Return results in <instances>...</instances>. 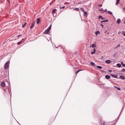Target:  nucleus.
<instances>
[{
	"mask_svg": "<svg viewBox=\"0 0 125 125\" xmlns=\"http://www.w3.org/2000/svg\"><path fill=\"white\" fill-rule=\"evenodd\" d=\"M10 63V61H8L6 62L4 67L5 69H7L9 68Z\"/></svg>",
	"mask_w": 125,
	"mask_h": 125,
	"instance_id": "f257e3e1",
	"label": "nucleus"
},
{
	"mask_svg": "<svg viewBox=\"0 0 125 125\" xmlns=\"http://www.w3.org/2000/svg\"><path fill=\"white\" fill-rule=\"evenodd\" d=\"M50 33V30L47 29L44 32V34H49Z\"/></svg>",
	"mask_w": 125,
	"mask_h": 125,
	"instance_id": "f03ea898",
	"label": "nucleus"
},
{
	"mask_svg": "<svg viewBox=\"0 0 125 125\" xmlns=\"http://www.w3.org/2000/svg\"><path fill=\"white\" fill-rule=\"evenodd\" d=\"M35 22V21H33L32 22V23H31V25L30 26V28L31 29H32L34 25Z\"/></svg>",
	"mask_w": 125,
	"mask_h": 125,
	"instance_id": "7ed1b4c3",
	"label": "nucleus"
},
{
	"mask_svg": "<svg viewBox=\"0 0 125 125\" xmlns=\"http://www.w3.org/2000/svg\"><path fill=\"white\" fill-rule=\"evenodd\" d=\"M111 75L113 77L117 78V75H115V74H111Z\"/></svg>",
	"mask_w": 125,
	"mask_h": 125,
	"instance_id": "20e7f679",
	"label": "nucleus"
},
{
	"mask_svg": "<svg viewBox=\"0 0 125 125\" xmlns=\"http://www.w3.org/2000/svg\"><path fill=\"white\" fill-rule=\"evenodd\" d=\"M5 85V84L4 82H2L1 83V86L2 87H4Z\"/></svg>",
	"mask_w": 125,
	"mask_h": 125,
	"instance_id": "39448f33",
	"label": "nucleus"
},
{
	"mask_svg": "<svg viewBox=\"0 0 125 125\" xmlns=\"http://www.w3.org/2000/svg\"><path fill=\"white\" fill-rule=\"evenodd\" d=\"M105 77L107 79H109L110 78V76L109 75H106L105 76Z\"/></svg>",
	"mask_w": 125,
	"mask_h": 125,
	"instance_id": "423d86ee",
	"label": "nucleus"
},
{
	"mask_svg": "<svg viewBox=\"0 0 125 125\" xmlns=\"http://www.w3.org/2000/svg\"><path fill=\"white\" fill-rule=\"evenodd\" d=\"M105 62L106 63L108 64L110 63L111 62L109 60H106L105 61Z\"/></svg>",
	"mask_w": 125,
	"mask_h": 125,
	"instance_id": "0eeeda50",
	"label": "nucleus"
},
{
	"mask_svg": "<svg viewBox=\"0 0 125 125\" xmlns=\"http://www.w3.org/2000/svg\"><path fill=\"white\" fill-rule=\"evenodd\" d=\"M83 15L84 16L86 17H87L88 15V14L87 12H86L84 11L83 13Z\"/></svg>",
	"mask_w": 125,
	"mask_h": 125,
	"instance_id": "6e6552de",
	"label": "nucleus"
},
{
	"mask_svg": "<svg viewBox=\"0 0 125 125\" xmlns=\"http://www.w3.org/2000/svg\"><path fill=\"white\" fill-rule=\"evenodd\" d=\"M57 11V10L55 9H53L52 12V13L53 14H54L55 13V12Z\"/></svg>",
	"mask_w": 125,
	"mask_h": 125,
	"instance_id": "1a4fd4ad",
	"label": "nucleus"
},
{
	"mask_svg": "<svg viewBox=\"0 0 125 125\" xmlns=\"http://www.w3.org/2000/svg\"><path fill=\"white\" fill-rule=\"evenodd\" d=\"M40 21V18H39L37 19V24H38L39 23V22Z\"/></svg>",
	"mask_w": 125,
	"mask_h": 125,
	"instance_id": "9d476101",
	"label": "nucleus"
},
{
	"mask_svg": "<svg viewBox=\"0 0 125 125\" xmlns=\"http://www.w3.org/2000/svg\"><path fill=\"white\" fill-rule=\"evenodd\" d=\"M120 78L123 80H124L125 79V77L122 75H120Z\"/></svg>",
	"mask_w": 125,
	"mask_h": 125,
	"instance_id": "9b49d317",
	"label": "nucleus"
},
{
	"mask_svg": "<svg viewBox=\"0 0 125 125\" xmlns=\"http://www.w3.org/2000/svg\"><path fill=\"white\" fill-rule=\"evenodd\" d=\"M121 22V20L120 19H118L117 20V23L118 24H119Z\"/></svg>",
	"mask_w": 125,
	"mask_h": 125,
	"instance_id": "f8f14e48",
	"label": "nucleus"
},
{
	"mask_svg": "<svg viewBox=\"0 0 125 125\" xmlns=\"http://www.w3.org/2000/svg\"><path fill=\"white\" fill-rule=\"evenodd\" d=\"M93 51V52H91V53L92 54H94L96 50L95 48L94 49Z\"/></svg>",
	"mask_w": 125,
	"mask_h": 125,
	"instance_id": "ddd939ff",
	"label": "nucleus"
},
{
	"mask_svg": "<svg viewBox=\"0 0 125 125\" xmlns=\"http://www.w3.org/2000/svg\"><path fill=\"white\" fill-rule=\"evenodd\" d=\"M120 0H116V2L115 4L116 5H118V4L119 3Z\"/></svg>",
	"mask_w": 125,
	"mask_h": 125,
	"instance_id": "4468645a",
	"label": "nucleus"
},
{
	"mask_svg": "<svg viewBox=\"0 0 125 125\" xmlns=\"http://www.w3.org/2000/svg\"><path fill=\"white\" fill-rule=\"evenodd\" d=\"M93 66H95V63L93 62H91L90 63Z\"/></svg>",
	"mask_w": 125,
	"mask_h": 125,
	"instance_id": "2eb2a0df",
	"label": "nucleus"
},
{
	"mask_svg": "<svg viewBox=\"0 0 125 125\" xmlns=\"http://www.w3.org/2000/svg\"><path fill=\"white\" fill-rule=\"evenodd\" d=\"M108 20H104L101 21V23H103L104 22H108Z\"/></svg>",
	"mask_w": 125,
	"mask_h": 125,
	"instance_id": "dca6fc26",
	"label": "nucleus"
},
{
	"mask_svg": "<svg viewBox=\"0 0 125 125\" xmlns=\"http://www.w3.org/2000/svg\"><path fill=\"white\" fill-rule=\"evenodd\" d=\"M116 66L118 67H120L121 66V65L120 63H117Z\"/></svg>",
	"mask_w": 125,
	"mask_h": 125,
	"instance_id": "f3484780",
	"label": "nucleus"
},
{
	"mask_svg": "<svg viewBox=\"0 0 125 125\" xmlns=\"http://www.w3.org/2000/svg\"><path fill=\"white\" fill-rule=\"evenodd\" d=\"M114 87L116 88L118 90H121V88L120 87H119L115 86H114Z\"/></svg>",
	"mask_w": 125,
	"mask_h": 125,
	"instance_id": "a211bd4d",
	"label": "nucleus"
},
{
	"mask_svg": "<svg viewBox=\"0 0 125 125\" xmlns=\"http://www.w3.org/2000/svg\"><path fill=\"white\" fill-rule=\"evenodd\" d=\"M73 10H76L77 11H79V8H75Z\"/></svg>",
	"mask_w": 125,
	"mask_h": 125,
	"instance_id": "6ab92c4d",
	"label": "nucleus"
},
{
	"mask_svg": "<svg viewBox=\"0 0 125 125\" xmlns=\"http://www.w3.org/2000/svg\"><path fill=\"white\" fill-rule=\"evenodd\" d=\"M82 70H78L77 71H76L75 73L76 74H77L80 71H82Z\"/></svg>",
	"mask_w": 125,
	"mask_h": 125,
	"instance_id": "aec40b11",
	"label": "nucleus"
},
{
	"mask_svg": "<svg viewBox=\"0 0 125 125\" xmlns=\"http://www.w3.org/2000/svg\"><path fill=\"white\" fill-rule=\"evenodd\" d=\"M96 45L95 44H93L92 45V47L93 48H94V47H96Z\"/></svg>",
	"mask_w": 125,
	"mask_h": 125,
	"instance_id": "412c9836",
	"label": "nucleus"
},
{
	"mask_svg": "<svg viewBox=\"0 0 125 125\" xmlns=\"http://www.w3.org/2000/svg\"><path fill=\"white\" fill-rule=\"evenodd\" d=\"M26 24H27V23L26 22H25L24 23V24L22 25V27L23 28H24L25 27V25H26Z\"/></svg>",
	"mask_w": 125,
	"mask_h": 125,
	"instance_id": "4be33fe9",
	"label": "nucleus"
},
{
	"mask_svg": "<svg viewBox=\"0 0 125 125\" xmlns=\"http://www.w3.org/2000/svg\"><path fill=\"white\" fill-rule=\"evenodd\" d=\"M120 44H119L117 45L115 47V49L117 48L118 47H120Z\"/></svg>",
	"mask_w": 125,
	"mask_h": 125,
	"instance_id": "5701e85b",
	"label": "nucleus"
},
{
	"mask_svg": "<svg viewBox=\"0 0 125 125\" xmlns=\"http://www.w3.org/2000/svg\"><path fill=\"white\" fill-rule=\"evenodd\" d=\"M80 10H81V11L83 12L84 11H85L84 9L83 8H81Z\"/></svg>",
	"mask_w": 125,
	"mask_h": 125,
	"instance_id": "b1692460",
	"label": "nucleus"
},
{
	"mask_svg": "<svg viewBox=\"0 0 125 125\" xmlns=\"http://www.w3.org/2000/svg\"><path fill=\"white\" fill-rule=\"evenodd\" d=\"M97 68L100 69H101L102 68V67H101L100 66H97Z\"/></svg>",
	"mask_w": 125,
	"mask_h": 125,
	"instance_id": "393cba45",
	"label": "nucleus"
},
{
	"mask_svg": "<svg viewBox=\"0 0 125 125\" xmlns=\"http://www.w3.org/2000/svg\"><path fill=\"white\" fill-rule=\"evenodd\" d=\"M51 25H50V26L47 29H48L49 30H50V29L51 28Z\"/></svg>",
	"mask_w": 125,
	"mask_h": 125,
	"instance_id": "a878e982",
	"label": "nucleus"
},
{
	"mask_svg": "<svg viewBox=\"0 0 125 125\" xmlns=\"http://www.w3.org/2000/svg\"><path fill=\"white\" fill-rule=\"evenodd\" d=\"M121 64L123 67H125V64L123 62H121Z\"/></svg>",
	"mask_w": 125,
	"mask_h": 125,
	"instance_id": "bb28decb",
	"label": "nucleus"
},
{
	"mask_svg": "<svg viewBox=\"0 0 125 125\" xmlns=\"http://www.w3.org/2000/svg\"><path fill=\"white\" fill-rule=\"evenodd\" d=\"M100 32L99 31H96L95 32V34L96 35H97L98 33H100Z\"/></svg>",
	"mask_w": 125,
	"mask_h": 125,
	"instance_id": "cd10ccee",
	"label": "nucleus"
},
{
	"mask_svg": "<svg viewBox=\"0 0 125 125\" xmlns=\"http://www.w3.org/2000/svg\"><path fill=\"white\" fill-rule=\"evenodd\" d=\"M99 19L101 18L102 20H103L104 19V18H102V16H99Z\"/></svg>",
	"mask_w": 125,
	"mask_h": 125,
	"instance_id": "c85d7f7f",
	"label": "nucleus"
},
{
	"mask_svg": "<svg viewBox=\"0 0 125 125\" xmlns=\"http://www.w3.org/2000/svg\"><path fill=\"white\" fill-rule=\"evenodd\" d=\"M108 13L112 15V12L109 11H108Z\"/></svg>",
	"mask_w": 125,
	"mask_h": 125,
	"instance_id": "c756f323",
	"label": "nucleus"
},
{
	"mask_svg": "<svg viewBox=\"0 0 125 125\" xmlns=\"http://www.w3.org/2000/svg\"><path fill=\"white\" fill-rule=\"evenodd\" d=\"M21 43H22V42L21 41V42H18L17 43V44L18 45H19V44H20Z\"/></svg>",
	"mask_w": 125,
	"mask_h": 125,
	"instance_id": "7c9ffc66",
	"label": "nucleus"
},
{
	"mask_svg": "<svg viewBox=\"0 0 125 125\" xmlns=\"http://www.w3.org/2000/svg\"><path fill=\"white\" fill-rule=\"evenodd\" d=\"M124 36H125V31H123L122 32Z\"/></svg>",
	"mask_w": 125,
	"mask_h": 125,
	"instance_id": "2f4dec72",
	"label": "nucleus"
},
{
	"mask_svg": "<svg viewBox=\"0 0 125 125\" xmlns=\"http://www.w3.org/2000/svg\"><path fill=\"white\" fill-rule=\"evenodd\" d=\"M125 71V69L123 68L122 70V71L123 72H124Z\"/></svg>",
	"mask_w": 125,
	"mask_h": 125,
	"instance_id": "473e14b6",
	"label": "nucleus"
},
{
	"mask_svg": "<svg viewBox=\"0 0 125 125\" xmlns=\"http://www.w3.org/2000/svg\"><path fill=\"white\" fill-rule=\"evenodd\" d=\"M60 9H63L64 8H65V6H63V7H60Z\"/></svg>",
	"mask_w": 125,
	"mask_h": 125,
	"instance_id": "72a5a7b5",
	"label": "nucleus"
},
{
	"mask_svg": "<svg viewBox=\"0 0 125 125\" xmlns=\"http://www.w3.org/2000/svg\"><path fill=\"white\" fill-rule=\"evenodd\" d=\"M102 4H100V5H98V6H100V7H102Z\"/></svg>",
	"mask_w": 125,
	"mask_h": 125,
	"instance_id": "f704fd0d",
	"label": "nucleus"
},
{
	"mask_svg": "<svg viewBox=\"0 0 125 125\" xmlns=\"http://www.w3.org/2000/svg\"><path fill=\"white\" fill-rule=\"evenodd\" d=\"M108 71L110 72H112V70H109Z\"/></svg>",
	"mask_w": 125,
	"mask_h": 125,
	"instance_id": "c9c22d12",
	"label": "nucleus"
},
{
	"mask_svg": "<svg viewBox=\"0 0 125 125\" xmlns=\"http://www.w3.org/2000/svg\"><path fill=\"white\" fill-rule=\"evenodd\" d=\"M123 10H125V7H124V8H123Z\"/></svg>",
	"mask_w": 125,
	"mask_h": 125,
	"instance_id": "e433bc0d",
	"label": "nucleus"
},
{
	"mask_svg": "<svg viewBox=\"0 0 125 125\" xmlns=\"http://www.w3.org/2000/svg\"><path fill=\"white\" fill-rule=\"evenodd\" d=\"M107 9H106L104 10V11L105 12H106L107 11Z\"/></svg>",
	"mask_w": 125,
	"mask_h": 125,
	"instance_id": "4c0bfd02",
	"label": "nucleus"
},
{
	"mask_svg": "<svg viewBox=\"0 0 125 125\" xmlns=\"http://www.w3.org/2000/svg\"><path fill=\"white\" fill-rule=\"evenodd\" d=\"M101 25L102 27H103L104 26V25L102 24H101Z\"/></svg>",
	"mask_w": 125,
	"mask_h": 125,
	"instance_id": "58836bf2",
	"label": "nucleus"
},
{
	"mask_svg": "<svg viewBox=\"0 0 125 125\" xmlns=\"http://www.w3.org/2000/svg\"><path fill=\"white\" fill-rule=\"evenodd\" d=\"M21 36V35H18L17 36L18 37H19V36Z\"/></svg>",
	"mask_w": 125,
	"mask_h": 125,
	"instance_id": "ea45409f",
	"label": "nucleus"
},
{
	"mask_svg": "<svg viewBox=\"0 0 125 125\" xmlns=\"http://www.w3.org/2000/svg\"><path fill=\"white\" fill-rule=\"evenodd\" d=\"M124 23H125V21L124 22Z\"/></svg>",
	"mask_w": 125,
	"mask_h": 125,
	"instance_id": "a19ab883",
	"label": "nucleus"
}]
</instances>
